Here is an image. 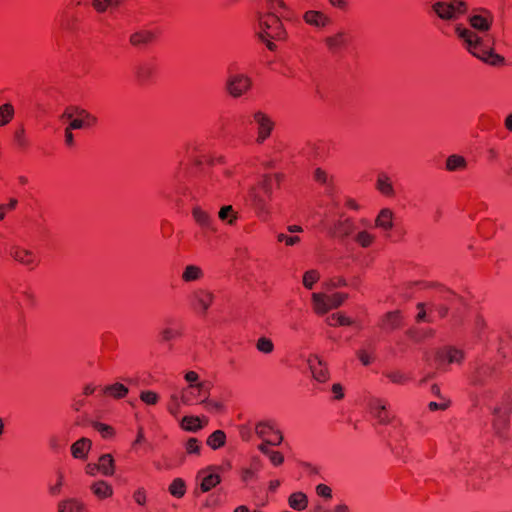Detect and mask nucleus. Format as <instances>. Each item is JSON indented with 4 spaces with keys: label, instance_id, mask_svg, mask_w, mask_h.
Wrapping results in <instances>:
<instances>
[{
    "label": "nucleus",
    "instance_id": "1",
    "mask_svg": "<svg viewBox=\"0 0 512 512\" xmlns=\"http://www.w3.org/2000/svg\"><path fill=\"white\" fill-rule=\"evenodd\" d=\"M183 159L174 172L170 182L162 190L161 194L168 200L183 202V197L188 195L185 180L188 176H199L207 173L215 163H224L222 156L212 157L208 146L199 140H191L183 146Z\"/></svg>",
    "mask_w": 512,
    "mask_h": 512
},
{
    "label": "nucleus",
    "instance_id": "2",
    "mask_svg": "<svg viewBox=\"0 0 512 512\" xmlns=\"http://www.w3.org/2000/svg\"><path fill=\"white\" fill-rule=\"evenodd\" d=\"M283 176L279 173L265 174L249 191V197L256 215L267 220L270 215V202L272 200L273 190L279 187Z\"/></svg>",
    "mask_w": 512,
    "mask_h": 512
},
{
    "label": "nucleus",
    "instance_id": "3",
    "mask_svg": "<svg viewBox=\"0 0 512 512\" xmlns=\"http://www.w3.org/2000/svg\"><path fill=\"white\" fill-rule=\"evenodd\" d=\"M456 33L466 45L467 50L478 59L491 66H501L505 58L494 52L493 47L468 28L457 27Z\"/></svg>",
    "mask_w": 512,
    "mask_h": 512
},
{
    "label": "nucleus",
    "instance_id": "4",
    "mask_svg": "<svg viewBox=\"0 0 512 512\" xmlns=\"http://www.w3.org/2000/svg\"><path fill=\"white\" fill-rule=\"evenodd\" d=\"M259 38L266 43L270 51L276 49L272 40H285L287 32L280 18L274 13L260 14L259 18Z\"/></svg>",
    "mask_w": 512,
    "mask_h": 512
},
{
    "label": "nucleus",
    "instance_id": "5",
    "mask_svg": "<svg viewBox=\"0 0 512 512\" xmlns=\"http://www.w3.org/2000/svg\"><path fill=\"white\" fill-rule=\"evenodd\" d=\"M253 86L250 76L239 72V66L236 62H232L227 67V78L225 81V91L229 96L238 99L246 95Z\"/></svg>",
    "mask_w": 512,
    "mask_h": 512
},
{
    "label": "nucleus",
    "instance_id": "6",
    "mask_svg": "<svg viewBox=\"0 0 512 512\" xmlns=\"http://www.w3.org/2000/svg\"><path fill=\"white\" fill-rule=\"evenodd\" d=\"M158 68L159 65L156 58L140 59L131 68L132 78L138 86H148L156 79Z\"/></svg>",
    "mask_w": 512,
    "mask_h": 512
},
{
    "label": "nucleus",
    "instance_id": "7",
    "mask_svg": "<svg viewBox=\"0 0 512 512\" xmlns=\"http://www.w3.org/2000/svg\"><path fill=\"white\" fill-rule=\"evenodd\" d=\"M468 9V3L464 0L438 1L432 5V10L444 21H457L468 12Z\"/></svg>",
    "mask_w": 512,
    "mask_h": 512
},
{
    "label": "nucleus",
    "instance_id": "8",
    "mask_svg": "<svg viewBox=\"0 0 512 512\" xmlns=\"http://www.w3.org/2000/svg\"><path fill=\"white\" fill-rule=\"evenodd\" d=\"M464 359L463 350L454 346H443L435 351L434 364L436 369L448 371L451 365H461Z\"/></svg>",
    "mask_w": 512,
    "mask_h": 512
},
{
    "label": "nucleus",
    "instance_id": "9",
    "mask_svg": "<svg viewBox=\"0 0 512 512\" xmlns=\"http://www.w3.org/2000/svg\"><path fill=\"white\" fill-rule=\"evenodd\" d=\"M8 254L14 261L30 271L35 270L41 262V258L35 250L21 245H11Z\"/></svg>",
    "mask_w": 512,
    "mask_h": 512
},
{
    "label": "nucleus",
    "instance_id": "10",
    "mask_svg": "<svg viewBox=\"0 0 512 512\" xmlns=\"http://www.w3.org/2000/svg\"><path fill=\"white\" fill-rule=\"evenodd\" d=\"M256 435L263 440L261 444L279 446L283 442V434L273 421H261L255 426Z\"/></svg>",
    "mask_w": 512,
    "mask_h": 512
},
{
    "label": "nucleus",
    "instance_id": "11",
    "mask_svg": "<svg viewBox=\"0 0 512 512\" xmlns=\"http://www.w3.org/2000/svg\"><path fill=\"white\" fill-rule=\"evenodd\" d=\"M64 117L69 119L70 129H84L94 126L97 118L84 109L78 107H69L64 112Z\"/></svg>",
    "mask_w": 512,
    "mask_h": 512
},
{
    "label": "nucleus",
    "instance_id": "12",
    "mask_svg": "<svg viewBox=\"0 0 512 512\" xmlns=\"http://www.w3.org/2000/svg\"><path fill=\"white\" fill-rule=\"evenodd\" d=\"M210 395L209 385L205 382L189 384L181 391V401L186 405L205 402Z\"/></svg>",
    "mask_w": 512,
    "mask_h": 512
},
{
    "label": "nucleus",
    "instance_id": "13",
    "mask_svg": "<svg viewBox=\"0 0 512 512\" xmlns=\"http://www.w3.org/2000/svg\"><path fill=\"white\" fill-rule=\"evenodd\" d=\"M253 120L256 124L257 130V137L255 142L258 145H261L272 135V132L275 128V122L267 113L263 111H256L253 114Z\"/></svg>",
    "mask_w": 512,
    "mask_h": 512
},
{
    "label": "nucleus",
    "instance_id": "14",
    "mask_svg": "<svg viewBox=\"0 0 512 512\" xmlns=\"http://www.w3.org/2000/svg\"><path fill=\"white\" fill-rule=\"evenodd\" d=\"M356 228L357 226L353 218L340 216L330 227L329 232L332 237L344 240L354 234Z\"/></svg>",
    "mask_w": 512,
    "mask_h": 512
},
{
    "label": "nucleus",
    "instance_id": "15",
    "mask_svg": "<svg viewBox=\"0 0 512 512\" xmlns=\"http://www.w3.org/2000/svg\"><path fill=\"white\" fill-rule=\"evenodd\" d=\"M324 43L332 55H337L347 48L350 43V37L348 33L339 31L334 35L326 37Z\"/></svg>",
    "mask_w": 512,
    "mask_h": 512
},
{
    "label": "nucleus",
    "instance_id": "16",
    "mask_svg": "<svg viewBox=\"0 0 512 512\" xmlns=\"http://www.w3.org/2000/svg\"><path fill=\"white\" fill-rule=\"evenodd\" d=\"M511 412L510 405L503 407H495L493 411V427L497 434L503 436L509 424V416Z\"/></svg>",
    "mask_w": 512,
    "mask_h": 512
},
{
    "label": "nucleus",
    "instance_id": "17",
    "mask_svg": "<svg viewBox=\"0 0 512 512\" xmlns=\"http://www.w3.org/2000/svg\"><path fill=\"white\" fill-rule=\"evenodd\" d=\"M308 364L312 376L316 381L324 383L329 379L328 368L326 364L317 355H311L308 359Z\"/></svg>",
    "mask_w": 512,
    "mask_h": 512
},
{
    "label": "nucleus",
    "instance_id": "18",
    "mask_svg": "<svg viewBox=\"0 0 512 512\" xmlns=\"http://www.w3.org/2000/svg\"><path fill=\"white\" fill-rule=\"evenodd\" d=\"M213 294L204 289H198L192 294V305L196 310L205 313L213 303Z\"/></svg>",
    "mask_w": 512,
    "mask_h": 512
},
{
    "label": "nucleus",
    "instance_id": "19",
    "mask_svg": "<svg viewBox=\"0 0 512 512\" xmlns=\"http://www.w3.org/2000/svg\"><path fill=\"white\" fill-rule=\"evenodd\" d=\"M369 407L372 415L378 419L380 424H387L391 421L390 413L387 409L386 402L383 399H371Z\"/></svg>",
    "mask_w": 512,
    "mask_h": 512
},
{
    "label": "nucleus",
    "instance_id": "20",
    "mask_svg": "<svg viewBox=\"0 0 512 512\" xmlns=\"http://www.w3.org/2000/svg\"><path fill=\"white\" fill-rule=\"evenodd\" d=\"M313 180L317 184L321 185L324 188L325 193L328 195H332L336 191L334 177L320 167L314 170Z\"/></svg>",
    "mask_w": 512,
    "mask_h": 512
},
{
    "label": "nucleus",
    "instance_id": "21",
    "mask_svg": "<svg viewBox=\"0 0 512 512\" xmlns=\"http://www.w3.org/2000/svg\"><path fill=\"white\" fill-rule=\"evenodd\" d=\"M157 38V35L152 30L142 29L132 33L129 37V43L136 48L145 47L153 43Z\"/></svg>",
    "mask_w": 512,
    "mask_h": 512
},
{
    "label": "nucleus",
    "instance_id": "22",
    "mask_svg": "<svg viewBox=\"0 0 512 512\" xmlns=\"http://www.w3.org/2000/svg\"><path fill=\"white\" fill-rule=\"evenodd\" d=\"M493 16L487 9H482L480 14L472 15L469 18L470 25L478 31H488L492 25Z\"/></svg>",
    "mask_w": 512,
    "mask_h": 512
},
{
    "label": "nucleus",
    "instance_id": "23",
    "mask_svg": "<svg viewBox=\"0 0 512 512\" xmlns=\"http://www.w3.org/2000/svg\"><path fill=\"white\" fill-rule=\"evenodd\" d=\"M303 20L306 24L316 28H324L331 23L329 16L317 10L306 11L303 15Z\"/></svg>",
    "mask_w": 512,
    "mask_h": 512
},
{
    "label": "nucleus",
    "instance_id": "24",
    "mask_svg": "<svg viewBox=\"0 0 512 512\" xmlns=\"http://www.w3.org/2000/svg\"><path fill=\"white\" fill-rule=\"evenodd\" d=\"M213 469L214 467H209L207 470L200 471L197 475V478H201L200 490L203 493L210 491L221 483V476L218 473H207Z\"/></svg>",
    "mask_w": 512,
    "mask_h": 512
},
{
    "label": "nucleus",
    "instance_id": "25",
    "mask_svg": "<svg viewBox=\"0 0 512 512\" xmlns=\"http://www.w3.org/2000/svg\"><path fill=\"white\" fill-rule=\"evenodd\" d=\"M262 469L261 460L258 457H253L249 467H244L240 470L241 481L245 484L257 480L258 473Z\"/></svg>",
    "mask_w": 512,
    "mask_h": 512
},
{
    "label": "nucleus",
    "instance_id": "26",
    "mask_svg": "<svg viewBox=\"0 0 512 512\" xmlns=\"http://www.w3.org/2000/svg\"><path fill=\"white\" fill-rule=\"evenodd\" d=\"M192 217L194 221L204 230L215 231L214 221L208 212L203 210L200 206H195L192 209Z\"/></svg>",
    "mask_w": 512,
    "mask_h": 512
},
{
    "label": "nucleus",
    "instance_id": "27",
    "mask_svg": "<svg viewBox=\"0 0 512 512\" xmlns=\"http://www.w3.org/2000/svg\"><path fill=\"white\" fill-rule=\"evenodd\" d=\"M91 446V440L86 437H82L71 445V454L75 459L85 460Z\"/></svg>",
    "mask_w": 512,
    "mask_h": 512
},
{
    "label": "nucleus",
    "instance_id": "28",
    "mask_svg": "<svg viewBox=\"0 0 512 512\" xmlns=\"http://www.w3.org/2000/svg\"><path fill=\"white\" fill-rule=\"evenodd\" d=\"M57 512H87V508L80 499L67 498L58 503Z\"/></svg>",
    "mask_w": 512,
    "mask_h": 512
},
{
    "label": "nucleus",
    "instance_id": "29",
    "mask_svg": "<svg viewBox=\"0 0 512 512\" xmlns=\"http://www.w3.org/2000/svg\"><path fill=\"white\" fill-rule=\"evenodd\" d=\"M128 392V387L118 382L100 388L101 395H106L117 400L125 398Z\"/></svg>",
    "mask_w": 512,
    "mask_h": 512
},
{
    "label": "nucleus",
    "instance_id": "30",
    "mask_svg": "<svg viewBox=\"0 0 512 512\" xmlns=\"http://www.w3.org/2000/svg\"><path fill=\"white\" fill-rule=\"evenodd\" d=\"M375 227L388 232L393 228V212L389 208H383L375 219Z\"/></svg>",
    "mask_w": 512,
    "mask_h": 512
},
{
    "label": "nucleus",
    "instance_id": "31",
    "mask_svg": "<svg viewBox=\"0 0 512 512\" xmlns=\"http://www.w3.org/2000/svg\"><path fill=\"white\" fill-rule=\"evenodd\" d=\"M375 186L376 189L386 197H392L395 195L393 183L390 177L384 172L378 174Z\"/></svg>",
    "mask_w": 512,
    "mask_h": 512
},
{
    "label": "nucleus",
    "instance_id": "32",
    "mask_svg": "<svg viewBox=\"0 0 512 512\" xmlns=\"http://www.w3.org/2000/svg\"><path fill=\"white\" fill-rule=\"evenodd\" d=\"M92 493L100 500L110 498L113 495V487L104 480H98L91 485Z\"/></svg>",
    "mask_w": 512,
    "mask_h": 512
},
{
    "label": "nucleus",
    "instance_id": "33",
    "mask_svg": "<svg viewBox=\"0 0 512 512\" xmlns=\"http://www.w3.org/2000/svg\"><path fill=\"white\" fill-rule=\"evenodd\" d=\"M98 466L100 468V474L103 476H113L115 473V460L109 453L102 454L98 458Z\"/></svg>",
    "mask_w": 512,
    "mask_h": 512
},
{
    "label": "nucleus",
    "instance_id": "34",
    "mask_svg": "<svg viewBox=\"0 0 512 512\" xmlns=\"http://www.w3.org/2000/svg\"><path fill=\"white\" fill-rule=\"evenodd\" d=\"M288 505L296 511H303L308 506V497L304 492H293L288 497Z\"/></svg>",
    "mask_w": 512,
    "mask_h": 512
},
{
    "label": "nucleus",
    "instance_id": "35",
    "mask_svg": "<svg viewBox=\"0 0 512 512\" xmlns=\"http://www.w3.org/2000/svg\"><path fill=\"white\" fill-rule=\"evenodd\" d=\"M312 305L315 313L318 315H324L330 310L327 295L324 293H313Z\"/></svg>",
    "mask_w": 512,
    "mask_h": 512
},
{
    "label": "nucleus",
    "instance_id": "36",
    "mask_svg": "<svg viewBox=\"0 0 512 512\" xmlns=\"http://www.w3.org/2000/svg\"><path fill=\"white\" fill-rule=\"evenodd\" d=\"M257 448L263 455L268 457L273 466L278 467L284 463V455L280 451H275L266 444H259Z\"/></svg>",
    "mask_w": 512,
    "mask_h": 512
},
{
    "label": "nucleus",
    "instance_id": "37",
    "mask_svg": "<svg viewBox=\"0 0 512 512\" xmlns=\"http://www.w3.org/2000/svg\"><path fill=\"white\" fill-rule=\"evenodd\" d=\"M204 277V272L201 267L197 265H187L182 272L181 279L186 282H194L202 279Z\"/></svg>",
    "mask_w": 512,
    "mask_h": 512
},
{
    "label": "nucleus",
    "instance_id": "38",
    "mask_svg": "<svg viewBox=\"0 0 512 512\" xmlns=\"http://www.w3.org/2000/svg\"><path fill=\"white\" fill-rule=\"evenodd\" d=\"M467 168L466 159L458 154H452L446 159V169L450 172L463 171Z\"/></svg>",
    "mask_w": 512,
    "mask_h": 512
},
{
    "label": "nucleus",
    "instance_id": "39",
    "mask_svg": "<svg viewBox=\"0 0 512 512\" xmlns=\"http://www.w3.org/2000/svg\"><path fill=\"white\" fill-rule=\"evenodd\" d=\"M353 240L361 248H370L375 243L376 236L367 230H362L355 234Z\"/></svg>",
    "mask_w": 512,
    "mask_h": 512
},
{
    "label": "nucleus",
    "instance_id": "40",
    "mask_svg": "<svg viewBox=\"0 0 512 512\" xmlns=\"http://www.w3.org/2000/svg\"><path fill=\"white\" fill-rule=\"evenodd\" d=\"M226 443V434L223 430H215L206 440V444L213 450L220 449Z\"/></svg>",
    "mask_w": 512,
    "mask_h": 512
},
{
    "label": "nucleus",
    "instance_id": "41",
    "mask_svg": "<svg viewBox=\"0 0 512 512\" xmlns=\"http://www.w3.org/2000/svg\"><path fill=\"white\" fill-rule=\"evenodd\" d=\"M218 217L222 222L228 225H234L238 219V213L234 210L232 205H225L219 210Z\"/></svg>",
    "mask_w": 512,
    "mask_h": 512
},
{
    "label": "nucleus",
    "instance_id": "42",
    "mask_svg": "<svg viewBox=\"0 0 512 512\" xmlns=\"http://www.w3.org/2000/svg\"><path fill=\"white\" fill-rule=\"evenodd\" d=\"M187 486L182 478H175L168 487V492L175 498H182L186 494Z\"/></svg>",
    "mask_w": 512,
    "mask_h": 512
},
{
    "label": "nucleus",
    "instance_id": "43",
    "mask_svg": "<svg viewBox=\"0 0 512 512\" xmlns=\"http://www.w3.org/2000/svg\"><path fill=\"white\" fill-rule=\"evenodd\" d=\"M15 114L14 107L11 103L0 105V127H4L11 122Z\"/></svg>",
    "mask_w": 512,
    "mask_h": 512
},
{
    "label": "nucleus",
    "instance_id": "44",
    "mask_svg": "<svg viewBox=\"0 0 512 512\" xmlns=\"http://www.w3.org/2000/svg\"><path fill=\"white\" fill-rule=\"evenodd\" d=\"M14 143L20 151H26L29 149L30 142L25 135V129L23 126H20L15 130Z\"/></svg>",
    "mask_w": 512,
    "mask_h": 512
},
{
    "label": "nucleus",
    "instance_id": "45",
    "mask_svg": "<svg viewBox=\"0 0 512 512\" xmlns=\"http://www.w3.org/2000/svg\"><path fill=\"white\" fill-rule=\"evenodd\" d=\"M401 322V314L399 311H391L385 314L382 327L394 329L400 325Z\"/></svg>",
    "mask_w": 512,
    "mask_h": 512
},
{
    "label": "nucleus",
    "instance_id": "46",
    "mask_svg": "<svg viewBox=\"0 0 512 512\" xmlns=\"http://www.w3.org/2000/svg\"><path fill=\"white\" fill-rule=\"evenodd\" d=\"M353 323H354V321L351 318L347 317L342 312L333 313L328 318V324L330 326H334V327H336V326H351Z\"/></svg>",
    "mask_w": 512,
    "mask_h": 512
},
{
    "label": "nucleus",
    "instance_id": "47",
    "mask_svg": "<svg viewBox=\"0 0 512 512\" xmlns=\"http://www.w3.org/2000/svg\"><path fill=\"white\" fill-rule=\"evenodd\" d=\"M384 376L394 384L405 385L411 380V377L400 370L385 372Z\"/></svg>",
    "mask_w": 512,
    "mask_h": 512
},
{
    "label": "nucleus",
    "instance_id": "48",
    "mask_svg": "<svg viewBox=\"0 0 512 512\" xmlns=\"http://www.w3.org/2000/svg\"><path fill=\"white\" fill-rule=\"evenodd\" d=\"M181 427L186 431L196 432L202 428L200 419L196 416H184Z\"/></svg>",
    "mask_w": 512,
    "mask_h": 512
},
{
    "label": "nucleus",
    "instance_id": "49",
    "mask_svg": "<svg viewBox=\"0 0 512 512\" xmlns=\"http://www.w3.org/2000/svg\"><path fill=\"white\" fill-rule=\"evenodd\" d=\"M183 334L182 327L180 325L175 327H167L161 331L162 341H171L181 337Z\"/></svg>",
    "mask_w": 512,
    "mask_h": 512
},
{
    "label": "nucleus",
    "instance_id": "50",
    "mask_svg": "<svg viewBox=\"0 0 512 512\" xmlns=\"http://www.w3.org/2000/svg\"><path fill=\"white\" fill-rule=\"evenodd\" d=\"M478 125L481 130L490 131L497 126V121L495 117L490 114H482L479 117Z\"/></svg>",
    "mask_w": 512,
    "mask_h": 512
},
{
    "label": "nucleus",
    "instance_id": "51",
    "mask_svg": "<svg viewBox=\"0 0 512 512\" xmlns=\"http://www.w3.org/2000/svg\"><path fill=\"white\" fill-rule=\"evenodd\" d=\"M320 274L317 270L311 269L303 275V285L307 289H312L314 284L319 280Z\"/></svg>",
    "mask_w": 512,
    "mask_h": 512
},
{
    "label": "nucleus",
    "instance_id": "52",
    "mask_svg": "<svg viewBox=\"0 0 512 512\" xmlns=\"http://www.w3.org/2000/svg\"><path fill=\"white\" fill-rule=\"evenodd\" d=\"M93 428L96 431H98L104 439L111 438V437H113L115 435L114 428L112 426L108 425V424H105V423L94 422L93 423Z\"/></svg>",
    "mask_w": 512,
    "mask_h": 512
},
{
    "label": "nucleus",
    "instance_id": "53",
    "mask_svg": "<svg viewBox=\"0 0 512 512\" xmlns=\"http://www.w3.org/2000/svg\"><path fill=\"white\" fill-rule=\"evenodd\" d=\"M347 298L348 294L343 292H336L333 293L332 295L327 296L328 302L330 304V310L340 307Z\"/></svg>",
    "mask_w": 512,
    "mask_h": 512
},
{
    "label": "nucleus",
    "instance_id": "54",
    "mask_svg": "<svg viewBox=\"0 0 512 512\" xmlns=\"http://www.w3.org/2000/svg\"><path fill=\"white\" fill-rule=\"evenodd\" d=\"M256 348L258 351H260L264 354H270L274 350V344L270 338L260 337L257 340Z\"/></svg>",
    "mask_w": 512,
    "mask_h": 512
},
{
    "label": "nucleus",
    "instance_id": "55",
    "mask_svg": "<svg viewBox=\"0 0 512 512\" xmlns=\"http://www.w3.org/2000/svg\"><path fill=\"white\" fill-rule=\"evenodd\" d=\"M119 0H92V7L98 13H104L110 6H118Z\"/></svg>",
    "mask_w": 512,
    "mask_h": 512
},
{
    "label": "nucleus",
    "instance_id": "56",
    "mask_svg": "<svg viewBox=\"0 0 512 512\" xmlns=\"http://www.w3.org/2000/svg\"><path fill=\"white\" fill-rule=\"evenodd\" d=\"M20 304L28 308L34 307L36 304L34 293L29 289L22 291L20 293Z\"/></svg>",
    "mask_w": 512,
    "mask_h": 512
},
{
    "label": "nucleus",
    "instance_id": "57",
    "mask_svg": "<svg viewBox=\"0 0 512 512\" xmlns=\"http://www.w3.org/2000/svg\"><path fill=\"white\" fill-rule=\"evenodd\" d=\"M140 400L147 405H155L159 401V395L151 390L142 391L140 393Z\"/></svg>",
    "mask_w": 512,
    "mask_h": 512
},
{
    "label": "nucleus",
    "instance_id": "58",
    "mask_svg": "<svg viewBox=\"0 0 512 512\" xmlns=\"http://www.w3.org/2000/svg\"><path fill=\"white\" fill-rule=\"evenodd\" d=\"M132 498H133L134 502L137 505L144 507L146 505V503H147V491H146V489L144 487H138L133 492Z\"/></svg>",
    "mask_w": 512,
    "mask_h": 512
},
{
    "label": "nucleus",
    "instance_id": "59",
    "mask_svg": "<svg viewBox=\"0 0 512 512\" xmlns=\"http://www.w3.org/2000/svg\"><path fill=\"white\" fill-rule=\"evenodd\" d=\"M417 310L418 313L416 315V322H432L433 319L431 318L432 309H430L429 315H427L425 304L424 303H418L417 304Z\"/></svg>",
    "mask_w": 512,
    "mask_h": 512
},
{
    "label": "nucleus",
    "instance_id": "60",
    "mask_svg": "<svg viewBox=\"0 0 512 512\" xmlns=\"http://www.w3.org/2000/svg\"><path fill=\"white\" fill-rule=\"evenodd\" d=\"M185 448L188 454L198 455L201 450V442L197 438L191 437L187 440Z\"/></svg>",
    "mask_w": 512,
    "mask_h": 512
},
{
    "label": "nucleus",
    "instance_id": "61",
    "mask_svg": "<svg viewBox=\"0 0 512 512\" xmlns=\"http://www.w3.org/2000/svg\"><path fill=\"white\" fill-rule=\"evenodd\" d=\"M63 485H64V474L61 471H59L57 474V482L54 485L49 487V493L52 496L60 495Z\"/></svg>",
    "mask_w": 512,
    "mask_h": 512
},
{
    "label": "nucleus",
    "instance_id": "62",
    "mask_svg": "<svg viewBox=\"0 0 512 512\" xmlns=\"http://www.w3.org/2000/svg\"><path fill=\"white\" fill-rule=\"evenodd\" d=\"M450 405H451V401L449 399L443 398V401L440 403L431 401L428 404V409L432 412L437 411V410L445 411L450 407Z\"/></svg>",
    "mask_w": 512,
    "mask_h": 512
},
{
    "label": "nucleus",
    "instance_id": "63",
    "mask_svg": "<svg viewBox=\"0 0 512 512\" xmlns=\"http://www.w3.org/2000/svg\"><path fill=\"white\" fill-rule=\"evenodd\" d=\"M278 242H284L287 246H293L300 242V238L298 236H289L284 233H280L277 235Z\"/></svg>",
    "mask_w": 512,
    "mask_h": 512
},
{
    "label": "nucleus",
    "instance_id": "64",
    "mask_svg": "<svg viewBox=\"0 0 512 512\" xmlns=\"http://www.w3.org/2000/svg\"><path fill=\"white\" fill-rule=\"evenodd\" d=\"M316 493L320 497L327 499L332 498V489L326 484H319L316 486Z\"/></svg>",
    "mask_w": 512,
    "mask_h": 512
}]
</instances>
